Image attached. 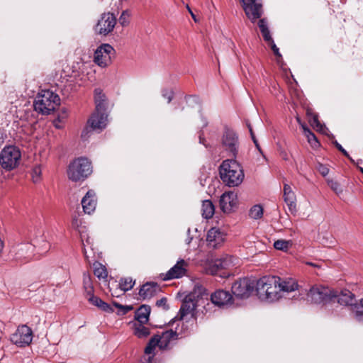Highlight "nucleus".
<instances>
[{
    "mask_svg": "<svg viewBox=\"0 0 363 363\" xmlns=\"http://www.w3.org/2000/svg\"><path fill=\"white\" fill-rule=\"evenodd\" d=\"M94 101L95 111L89 119L88 123L92 130L100 132L106 127L108 123L106 97L101 89L94 90Z\"/></svg>",
    "mask_w": 363,
    "mask_h": 363,
    "instance_id": "1",
    "label": "nucleus"
},
{
    "mask_svg": "<svg viewBox=\"0 0 363 363\" xmlns=\"http://www.w3.org/2000/svg\"><path fill=\"white\" fill-rule=\"evenodd\" d=\"M279 277L275 276H264L257 280L256 291L259 298L269 303L279 300Z\"/></svg>",
    "mask_w": 363,
    "mask_h": 363,
    "instance_id": "2",
    "label": "nucleus"
},
{
    "mask_svg": "<svg viewBox=\"0 0 363 363\" xmlns=\"http://www.w3.org/2000/svg\"><path fill=\"white\" fill-rule=\"evenodd\" d=\"M220 176L223 183L228 186H239L245 177L242 167L235 160H226L222 162Z\"/></svg>",
    "mask_w": 363,
    "mask_h": 363,
    "instance_id": "3",
    "label": "nucleus"
},
{
    "mask_svg": "<svg viewBox=\"0 0 363 363\" xmlns=\"http://www.w3.org/2000/svg\"><path fill=\"white\" fill-rule=\"evenodd\" d=\"M60 97L50 90H43L35 100V110L42 114H50L60 105Z\"/></svg>",
    "mask_w": 363,
    "mask_h": 363,
    "instance_id": "4",
    "label": "nucleus"
},
{
    "mask_svg": "<svg viewBox=\"0 0 363 363\" xmlns=\"http://www.w3.org/2000/svg\"><path fill=\"white\" fill-rule=\"evenodd\" d=\"M92 172L91 162L88 159L79 157L70 163L67 169L68 178L72 182L84 180Z\"/></svg>",
    "mask_w": 363,
    "mask_h": 363,
    "instance_id": "5",
    "label": "nucleus"
},
{
    "mask_svg": "<svg viewBox=\"0 0 363 363\" xmlns=\"http://www.w3.org/2000/svg\"><path fill=\"white\" fill-rule=\"evenodd\" d=\"M21 159V152L16 146H6L0 152V165L6 171L16 168L20 164Z\"/></svg>",
    "mask_w": 363,
    "mask_h": 363,
    "instance_id": "6",
    "label": "nucleus"
},
{
    "mask_svg": "<svg viewBox=\"0 0 363 363\" xmlns=\"http://www.w3.org/2000/svg\"><path fill=\"white\" fill-rule=\"evenodd\" d=\"M336 291L322 285H314L308 291L306 299L308 302L315 304H325L333 301Z\"/></svg>",
    "mask_w": 363,
    "mask_h": 363,
    "instance_id": "7",
    "label": "nucleus"
},
{
    "mask_svg": "<svg viewBox=\"0 0 363 363\" xmlns=\"http://www.w3.org/2000/svg\"><path fill=\"white\" fill-rule=\"evenodd\" d=\"M114 54L115 50L110 44H101L94 52V62L101 68L107 67L111 64Z\"/></svg>",
    "mask_w": 363,
    "mask_h": 363,
    "instance_id": "8",
    "label": "nucleus"
},
{
    "mask_svg": "<svg viewBox=\"0 0 363 363\" xmlns=\"http://www.w3.org/2000/svg\"><path fill=\"white\" fill-rule=\"evenodd\" d=\"M34 250V245L30 242L18 243L11 247L10 255L16 261L28 262L33 256Z\"/></svg>",
    "mask_w": 363,
    "mask_h": 363,
    "instance_id": "9",
    "label": "nucleus"
},
{
    "mask_svg": "<svg viewBox=\"0 0 363 363\" xmlns=\"http://www.w3.org/2000/svg\"><path fill=\"white\" fill-rule=\"evenodd\" d=\"M116 24V16L109 12L104 13L101 14L94 29L96 33L107 35L113 30Z\"/></svg>",
    "mask_w": 363,
    "mask_h": 363,
    "instance_id": "10",
    "label": "nucleus"
},
{
    "mask_svg": "<svg viewBox=\"0 0 363 363\" xmlns=\"http://www.w3.org/2000/svg\"><path fill=\"white\" fill-rule=\"evenodd\" d=\"M11 341L18 347H25L32 342L33 331L26 325L18 327L14 333L11 335Z\"/></svg>",
    "mask_w": 363,
    "mask_h": 363,
    "instance_id": "11",
    "label": "nucleus"
},
{
    "mask_svg": "<svg viewBox=\"0 0 363 363\" xmlns=\"http://www.w3.org/2000/svg\"><path fill=\"white\" fill-rule=\"evenodd\" d=\"M255 288V281L249 278L240 279L235 281L232 286L233 294L241 298H247Z\"/></svg>",
    "mask_w": 363,
    "mask_h": 363,
    "instance_id": "12",
    "label": "nucleus"
},
{
    "mask_svg": "<svg viewBox=\"0 0 363 363\" xmlns=\"http://www.w3.org/2000/svg\"><path fill=\"white\" fill-rule=\"evenodd\" d=\"M242 7L247 18L255 22L262 13L261 0H242Z\"/></svg>",
    "mask_w": 363,
    "mask_h": 363,
    "instance_id": "13",
    "label": "nucleus"
},
{
    "mask_svg": "<svg viewBox=\"0 0 363 363\" xmlns=\"http://www.w3.org/2000/svg\"><path fill=\"white\" fill-rule=\"evenodd\" d=\"M223 148L233 157H235L239 147L238 138L235 133L231 130H226L222 138Z\"/></svg>",
    "mask_w": 363,
    "mask_h": 363,
    "instance_id": "14",
    "label": "nucleus"
},
{
    "mask_svg": "<svg viewBox=\"0 0 363 363\" xmlns=\"http://www.w3.org/2000/svg\"><path fill=\"white\" fill-rule=\"evenodd\" d=\"M238 206V196L234 191L223 193L220 199V207L223 212L230 213Z\"/></svg>",
    "mask_w": 363,
    "mask_h": 363,
    "instance_id": "15",
    "label": "nucleus"
},
{
    "mask_svg": "<svg viewBox=\"0 0 363 363\" xmlns=\"http://www.w3.org/2000/svg\"><path fill=\"white\" fill-rule=\"evenodd\" d=\"M179 323H177L174 330L173 329H170L169 330L162 332L161 335H156L160 343V349H167L172 342L177 340L179 337L182 334V330H179Z\"/></svg>",
    "mask_w": 363,
    "mask_h": 363,
    "instance_id": "16",
    "label": "nucleus"
},
{
    "mask_svg": "<svg viewBox=\"0 0 363 363\" xmlns=\"http://www.w3.org/2000/svg\"><path fill=\"white\" fill-rule=\"evenodd\" d=\"M225 240V233L218 228H211L207 233L206 242L208 247L217 248L223 245Z\"/></svg>",
    "mask_w": 363,
    "mask_h": 363,
    "instance_id": "17",
    "label": "nucleus"
},
{
    "mask_svg": "<svg viewBox=\"0 0 363 363\" xmlns=\"http://www.w3.org/2000/svg\"><path fill=\"white\" fill-rule=\"evenodd\" d=\"M199 300H196V292L187 295L180 308V319H183L188 314L193 315Z\"/></svg>",
    "mask_w": 363,
    "mask_h": 363,
    "instance_id": "18",
    "label": "nucleus"
},
{
    "mask_svg": "<svg viewBox=\"0 0 363 363\" xmlns=\"http://www.w3.org/2000/svg\"><path fill=\"white\" fill-rule=\"evenodd\" d=\"M232 295L226 291L218 290L211 296L212 303L218 306H223L232 303Z\"/></svg>",
    "mask_w": 363,
    "mask_h": 363,
    "instance_id": "19",
    "label": "nucleus"
},
{
    "mask_svg": "<svg viewBox=\"0 0 363 363\" xmlns=\"http://www.w3.org/2000/svg\"><path fill=\"white\" fill-rule=\"evenodd\" d=\"M188 264L184 259H180L166 274L164 279H178L185 275Z\"/></svg>",
    "mask_w": 363,
    "mask_h": 363,
    "instance_id": "20",
    "label": "nucleus"
},
{
    "mask_svg": "<svg viewBox=\"0 0 363 363\" xmlns=\"http://www.w3.org/2000/svg\"><path fill=\"white\" fill-rule=\"evenodd\" d=\"M84 212L87 214L93 213L96 206V194L93 190H89L82 199Z\"/></svg>",
    "mask_w": 363,
    "mask_h": 363,
    "instance_id": "21",
    "label": "nucleus"
},
{
    "mask_svg": "<svg viewBox=\"0 0 363 363\" xmlns=\"http://www.w3.org/2000/svg\"><path fill=\"white\" fill-rule=\"evenodd\" d=\"M233 264V257L226 255L222 258L216 259L211 265L209 270L211 274H216L220 269H228Z\"/></svg>",
    "mask_w": 363,
    "mask_h": 363,
    "instance_id": "22",
    "label": "nucleus"
},
{
    "mask_svg": "<svg viewBox=\"0 0 363 363\" xmlns=\"http://www.w3.org/2000/svg\"><path fill=\"white\" fill-rule=\"evenodd\" d=\"M335 300H337L340 305L351 306L352 311L354 306L357 305V303H355L356 300L354 295L349 290H343L340 294L336 293V296L333 298V301Z\"/></svg>",
    "mask_w": 363,
    "mask_h": 363,
    "instance_id": "23",
    "label": "nucleus"
},
{
    "mask_svg": "<svg viewBox=\"0 0 363 363\" xmlns=\"http://www.w3.org/2000/svg\"><path fill=\"white\" fill-rule=\"evenodd\" d=\"M158 291H160V287L157 283L147 282L142 286L139 295L144 300L150 299L155 296Z\"/></svg>",
    "mask_w": 363,
    "mask_h": 363,
    "instance_id": "24",
    "label": "nucleus"
},
{
    "mask_svg": "<svg viewBox=\"0 0 363 363\" xmlns=\"http://www.w3.org/2000/svg\"><path fill=\"white\" fill-rule=\"evenodd\" d=\"M279 289H280V298L284 293H289L298 289V284L292 279H282L279 277Z\"/></svg>",
    "mask_w": 363,
    "mask_h": 363,
    "instance_id": "25",
    "label": "nucleus"
},
{
    "mask_svg": "<svg viewBox=\"0 0 363 363\" xmlns=\"http://www.w3.org/2000/svg\"><path fill=\"white\" fill-rule=\"evenodd\" d=\"M284 199L286 203L289 211L291 212L296 211V196L291 186L287 184L284 185Z\"/></svg>",
    "mask_w": 363,
    "mask_h": 363,
    "instance_id": "26",
    "label": "nucleus"
},
{
    "mask_svg": "<svg viewBox=\"0 0 363 363\" xmlns=\"http://www.w3.org/2000/svg\"><path fill=\"white\" fill-rule=\"evenodd\" d=\"M306 114L308 117L309 123L313 128L323 134H327L328 130L325 125L320 123L318 115L313 113L311 109L307 110Z\"/></svg>",
    "mask_w": 363,
    "mask_h": 363,
    "instance_id": "27",
    "label": "nucleus"
},
{
    "mask_svg": "<svg viewBox=\"0 0 363 363\" xmlns=\"http://www.w3.org/2000/svg\"><path fill=\"white\" fill-rule=\"evenodd\" d=\"M150 313V306L143 305L140 306L135 312V319L139 323L145 324L149 320Z\"/></svg>",
    "mask_w": 363,
    "mask_h": 363,
    "instance_id": "28",
    "label": "nucleus"
},
{
    "mask_svg": "<svg viewBox=\"0 0 363 363\" xmlns=\"http://www.w3.org/2000/svg\"><path fill=\"white\" fill-rule=\"evenodd\" d=\"M202 216L203 218L208 219L213 217L215 213V207L210 200L203 201L201 207Z\"/></svg>",
    "mask_w": 363,
    "mask_h": 363,
    "instance_id": "29",
    "label": "nucleus"
},
{
    "mask_svg": "<svg viewBox=\"0 0 363 363\" xmlns=\"http://www.w3.org/2000/svg\"><path fill=\"white\" fill-rule=\"evenodd\" d=\"M72 225L73 228L78 231L81 238L82 245L85 247L84 238L86 235V228L84 225H82L81 221L77 218L73 219Z\"/></svg>",
    "mask_w": 363,
    "mask_h": 363,
    "instance_id": "30",
    "label": "nucleus"
},
{
    "mask_svg": "<svg viewBox=\"0 0 363 363\" xmlns=\"http://www.w3.org/2000/svg\"><path fill=\"white\" fill-rule=\"evenodd\" d=\"M258 26L260 29L263 38L265 41L270 40L272 38L270 31L268 28L267 21L264 18L260 19L258 23Z\"/></svg>",
    "mask_w": 363,
    "mask_h": 363,
    "instance_id": "31",
    "label": "nucleus"
},
{
    "mask_svg": "<svg viewBox=\"0 0 363 363\" xmlns=\"http://www.w3.org/2000/svg\"><path fill=\"white\" fill-rule=\"evenodd\" d=\"M302 128L303 130L304 134L308 138V143L313 146V147H318L319 145V142L317 140L316 136L313 133H312L309 128L306 127V125H302Z\"/></svg>",
    "mask_w": 363,
    "mask_h": 363,
    "instance_id": "32",
    "label": "nucleus"
},
{
    "mask_svg": "<svg viewBox=\"0 0 363 363\" xmlns=\"http://www.w3.org/2000/svg\"><path fill=\"white\" fill-rule=\"evenodd\" d=\"M352 313L357 321L363 323V298L359 304L354 306Z\"/></svg>",
    "mask_w": 363,
    "mask_h": 363,
    "instance_id": "33",
    "label": "nucleus"
},
{
    "mask_svg": "<svg viewBox=\"0 0 363 363\" xmlns=\"http://www.w3.org/2000/svg\"><path fill=\"white\" fill-rule=\"evenodd\" d=\"M135 335L139 338L146 337L150 335V330L148 328L143 325V324H135Z\"/></svg>",
    "mask_w": 363,
    "mask_h": 363,
    "instance_id": "34",
    "label": "nucleus"
},
{
    "mask_svg": "<svg viewBox=\"0 0 363 363\" xmlns=\"http://www.w3.org/2000/svg\"><path fill=\"white\" fill-rule=\"evenodd\" d=\"M94 274L99 278V279H106L108 276V273L106 271V269L105 266L101 264V263H95L94 264Z\"/></svg>",
    "mask_w": 363,
    "mask_h": 363,
    "instance_id": "35",
    "label": "nucleus"
},
{
    "mask_svg": "<svg viewBox=\"0 0 363 363\" xmlns=\"http://www.w3.org/2000/svg\"><path fill=\"white\" fill-rule=\"evenodd\" d=\"M249 216L255 220L261 218L263 216V208L260 205L253 206L249 211Z\"/></svg>",
    "mask_w": 363,
    "mask_h": 363,
    "instance_id": "36",
    "label": "nucleus"
},
{
    "mask_svg": "<svg viewBox=\"0 0 363 363\" xmlns=\"http://www.w3.org/2000/svg\"><path fill=\"white\" fill-rule=\"evenodd\" d=\"M157 346L160 348V343L157 340V336L155 335L150 340L147 345L146 346L145 349V354H152Z\"/></svg>",
    "mask_w": 363,
    "mask_h": 363,
    "instance_id": "37",
    "label": "nucleus"
},
{
    "mask_svg": "<svg viewBox=\"0 0 363 363\" xmlns=\"http://www.w3.org/2000/svg\"><path fill=\"white\" fill-rule=\"evenodd\" d=\"M157 346L160 348V343L157 340V336L155 335L150 340L147 345L146 346L145 349V354H152Z\"/></svg>",
    "mask_w": 363,
    "mask_h": 363,
    "instance_id": "38",
    "label": "nucleus"
},
{
    "mask_svg": "<svg viewBox=\"0 0 363 363\" xmlns=\"http://www.w3.org/2000/svg\"><path fill=\"white\" fill-rule=\"evenodd\" d=\"M120 287L123 291H127L128 290H130L134 284L135 281L133 280L131 277H126V278H122L120 280Z\"/></svg>",
    "mask_w": 363,
    "mask_h": 363,
    "instance_id": "39",
    "label": "nucleus"
},
{
    "mask_svg": "<svg viewBox=\"0 0 363 363\" xmlns=\"http://www.w3.org/2000/svg\"><path fill=\"white\" fill-rule=\"evenodd\" d=\"M292 245L291 240H278L274 242V247L278 250L287 251L288 249Z\"/></svg>",
    "mask_w": 363,
    "mask_h": 363,
    "instance_id": "40",
    "label": "nucleus"
},
{
    "mask_svg": "<svg viewBox=\"0 0 363 363\" xmlns=\"http://www.w3.org/2000/svg\"><path fill=\"white\" fill-rule=\"evenodd\" d=\"M131 11L128 9L124 10L122 11L119 18L118 22L123 26L125 27L128 26L130 23V18L131 17Z\"/></svg>",
    "mask_w": 363,
    "mask_h": 363,
    "instance_id": "41",
    "label": "nucleus"
},
{
    "mask_svg": "<svg viewBox=\"0 0 363 363\" xmlns=\"http://www.w3.org/2000/svg\"><path fill=\"white\" fill-rule=\"evenodd\" d=\"M266 42L271 47V49L272 50L274 54L276 55V57H277V62L279 65H280L282 62V57H281V53L279 52V48L275 45L272 38H271L270 40H267Z\"/></svg>",
    "mask_w": 363,
    "mask_h": 363,
    "instance_id": "42",
    "label": "nucleus"
},
{
    "mask_svg": "<svg viewBox=\"0 0 363 363\" xmlns=\"http://www.w3.org/2000/svg\"><path fill=\"white\" fill-rule=\"evenodd\" d=\"M42 169L40 165L35 166L31 172L32 179L33 182L37 183L41 179Z\"/></svg>",
    "mask_w": 363,
    "mask_h": 363,
    "instance_id": "43",
    "label": "nucleus"
},
{
    "mask_svg": "<svg viewBox=\"0 0 363 363\" xmlns=\"http://www.w3.org/2000/svg\"><path fill=\"white\" fill-rule=\"evenodd\" d=\"M91 289H90V291H89L87 292L88 295L89 296V297H87L88 301L92 305H94L99 308V307L101 306V305L104 301H102L100 298L94 296L93 294H91Z\"/></svg>",
    "mask_w": 363,
    "mask_h": 363,
    "instance_id": "44",
    "label": "nucleus"
},
{
    "mask_svg": "<svg viewBox=\"0 0 363 363\" xmlns=\"http://www.w3.org/2000/svg\"><path fill=\"white\" fill-rule=\"evenodd\" d=\"M329 185L330 188L337 194H340L342 191V190L340 188V184L337 182L331 180L329 182Z\"/></svg>",
    "mask_w": 363,
    "mask_h": 363,
    "instance_id": "45",
    "label": "nucleus"
},
{
    "mask_svg": "<svg viewBox=\"0 0 363 363\" xmlns=\"http://www.w3.org/2000/svg\"><path fill=\"white\" fill-rule=\"evenodd\" d=\"M335 147L347 157L350 159V160L352 162H354V160L349 155L348 152L342 147V146L338 143L337 141L334 142Z\"/></svg>",
    "mask_w": 363,
    "mask_h": 363,
    "instance_id": "46",
    "label": "nucleus"
},
{
    "mask_svg": "<svg viewBox=\"0 0 363 363\" xmlns=\"http://www.w3.org/2000/svg\"><path fill=\"white\" fill-rule=\"evenodd\" d=\"M162 94L164 98L167 99L168 103H169L173 98V91L170 89H164Z\"/></svg>",
    "mask_w": 363,
    "mask_h": 363,
    "instance_id": "47",
    "label": "nucleus"
},
{
    "mask_svg": "<svg viewBox=\"0 0 363 363\" xmlns=\"http://www.w3.org/2000/svg\"><path fill=\"white\" fill-rule=\"evenodd\" d=\"M84 244H85V247H84V245H82V250H83V253H84V257L86 258H87L88 256H87V252H86V247L88 246V245H90L91 244V238L89 237L87 233H86V235L84 238Z\"/></svg>",
    "mask_w": 363,
    "mask_h": 363,
    "instance_id": "48",
    "label": "nucleus"
},
{
    "mask_svg": "<svg viewBox=\"0 0 363 363\" xmlns=\"http://www.w3.org/2000/svg\"><path fill=\"white\" fill-rule=\"evenodd\" d=\"M167 299L166 298H162L161 299L157 301L156 305L158 307H162L164 310H167L169 308L167 306Z\"/></svg>",
    "mask_w": 363,
    "mask_h": 363,
    "instance_id": "49",
    "label": "nucleus"
},
{
    "mask_svg": "<svg viewBox=\"0 0 363 363\" xmlns=\"http://www.w3.org/2000/svg\"><path fill=\"white\" fill-rule=\"evenodd\" d=\"M318 169L323 177H325L329 173V169L322 164H318Z\"/></svg>",
    "mask_w": 363,
    "mask_h": 363,
    "instance_id": "50",
    "label": "nucleus"
},
{
    "mask_svg": "<svg viewBox=\"0 0 363 363\" xmlns=\"http://www.w3.org/2000/svg\"><path fill=\"white\" fill-rule=\"evenodd\" d=\"M247 127H248V128H249V130H250V135H251V138H252V140H253L254 143L255 144L256 147L259 150V151H261L260 147H259V144L257 143V140H256V138H255V135H254V133H253V131H252V127H251L250 124H247Z\"/></svg>",
    "mask_w": 363,
    "mask_h": 363,
    "instance_id": "51",
    "label": "nucleus"
},
{
    "mask_svg": "<svg viewBox=\"0 0 363 363\" xmlns=\"http://www.w3.org/2000/svg\"><path fill=\"white\" fill-rule=\"evenodd\" d=\"M99 308L105 312H112L113 311V309L111 307V306L104 301H103V303H101Z\"/></svg>",
    "mask_w": 363,
    "mask_h": 363,
    "instance_id": "52",
    "label": "nucleus"
},
{
    "mask_svg": "<svg viewBox=\"0 0 363 363\" xmlns=\"http://www.w3.org/2000/svg\"><path fill=\"white\" fill-rule=\"evenodd\" d=\"M187 234H188V238L186 240V243L189 245L191 242L194 241V238L193 236H190V229L189 228L188 229V231H187ZM195 240L196 241L197 240V238L195 239Z\"/></svg>",
    "mask_w": 363,
    "mask_h": 363,
    "instance_id": "53",
    "label": "nucleus"
},
{
    "mask_svg": "<svg viewBox=\"0 0 363 363\" xmlns=\"http://www.w3.org/2000/svg\"><path fill=\"white\" fill-rule=\"evenodd\" d=\"M199 143L203 144V145H205V143H204L205 138H204V136H203V132L201 130L199 133Z\"/></svg>",
    "mask_w": 363,
    "mask_h": 363,
    "instance_id": "54",
    "label": "nucleus"
},
{
    "mask_svg": "<svg viewBox=\"0 0 363 363\" xmlns=\"http://www.w3.org/2000/svg\"><path fill=\"white\" fill-rule=\"evenodd\" d=\"M186 9H188L189 13L191 14V16L192 18L194 20V21H197L195 14L192 12V11L191 10L190 7L188 5L186 6Z\"/></svg>",
    "mask_w": 363,
    "mask_h": 363,
    "instance_id": "55",
    "label": "nucleus"
},
{
    "mask_svg": "<svg viewBox=\"0 0 363 363\" xmlns=\"http://www.w3.org/2000/svg\"><path fill=\"white\" fill-rule=\"evenodd\" d=\"M201 121H202V128L206 127L208 125V122H207L206 119L202 117Z\"/></svg>",
    "mask_w": 363,
    "mask_h": 363,
    "instance_id": "56",
    "label": "nucleus"
},
{
    "mask_svg": "<svg viewBox=\"0 0 363 363\" xmlns=\"http://www.w3.org/2000/svg\"><path fill=\"white\" fill-rule=\"evenodd\" d=\"M296 121L298 123V124L302 127V125H305L304 123H303L300 119V118L298 116L296 117Z\"/></svg>",
    "mask_w": 363,
    "mask_h": 363,
    "instance_id": "57",
    "label": "nucleus"
},
{
    "mask_svg": "<svg viewBox=\"0 0 363 363\" xmlns=\"http://www.w3.org/2000/svg\"><path fill=\"white\" fill-rule=\"evenodd\" d=\"M123 313H125L126 312H128V311L130 309L128 307H123Z\"/></svg>",
    "mask_w": 363,
    "mask_h": 363,
    "instance_id": "58",
    "label": "nucleus"
},
{
    "mask_svg": "<svg viewBox=\"0 0 363 363\" xmlns=\"http://www.w3.org/2000/svg\"><path fill=\"white\" fill-rule=\"evenodd\" d=\"M306 264H308V265L313 266V267H316V264H313L312 262H307Z\"/></svg>",
    "mask_w": 363,
    "mask_h": 363,
    "instance_id": "59",
    "label": "nucleus"
},
{
    "mask_svg": "<svg viewBox=\"0 0 363 363\" xmlns=\"http://www.w3.org/2000/svg\"><path fill=\"white\" fill-rule=\"evenodd\" d=\"M283 157L284 160H287V157H286V154H285L284 155H283Z\"/></svg>",
    "mask_w": 363,
    "mask_h": 363,
    "instance_id": "60",
    "label": "nucleus"
},
{
    "mask_svg": "<svg viewBox=\"0 0 363 363\" xmlns=\"http://www.w3.org/2000/svg\"><path fill=\"white\" fill-rule=\"evenodd\" d=\"M359 170L363 174V167H359Z\"/></svg>",
    "mask_w": 363,
    "mask_h": 363,
    "instance_id": "61",
    "label": "nucleus"
},
{
    "mask_svg": "<svg viewBox=\"0 0 363 363\" xmlns=\"http://www.w3.org/2000/svg\"><path fill=\"white\" fill-rule=\"evenodd\" d=\"M116 306L119 307L120 306L118 304H116Z\"/></svg>",
    "mask_w": 363,
    "mask_h": 363,
    "instance_id": "62",
    "label": "nucleus"
}]
</instances>
